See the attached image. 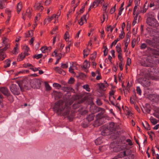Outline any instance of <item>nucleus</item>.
Listing matches in <instances>:
<instances>
[{
  "label": "nucleus",
  "instance_id": "obj_41",
  "mask_svg": "<svg viewBox=\"0 0 159 159\" xmlns=\"http://www.w3.org/2000/svg\"><path fill=\"white\" fill-rule=\"evenodd\" d=\"M84 57H87L89 54V52L87 49H84L83 51Z\"/></svg>",
  "mask_w": 159,
  "mask_h": 159
},
{
  "label": "nucleus",
  "instance_id": "obj_44",
  "mask_svg": "<svg viewBox=\"0 0 159 159\" xmlns=\"http://www.w3.org/2000/svg\"><path fill=\"white\" fill-rule=\"evenodd\" d=\"M45 86L47 90L49 91L51 90V88L48 83H46L45 84Z\"/></svg>",
  "mask_w": 159,
  "mask_h": 159
},
{
  "label": "nucleus",
  "instance_id": "obj_7",
  "mask_svg": "<svg viewBox=\"0 0 159 159\" xmlns=\"http://www.w3.org/2000/svg\"><path fill=\"white\" fill-rule=\"evenodd\" d=\"M101 111V112L98 114L96 116L97 119H100L102 117V115L105 112V110L102 108L98 107V111Z\"/></svg>",
  "mask_w": 159,
  "mask_h": 159
},
{
  "label": "nucleus",
  "instance_id": "obj_56",
  "mask_svg": "<svg viewBox=\"0 0 159 159\" xmlns=\"http://www.w3.org/2000/svg\"><path fill=\"white\" fill-rule=\"evenodd\" d=\"M53 86L54 87L58 88H60L61 87V85L57 83H54L53 84Z\"/></svg>",
  "mask_w": 159,
  "mask_h": 159
},
{
  "label": "nucleus",
  "instance_id": "obj_21",
  "mask_svg": "<svg viewBox=\"0 0 159 159\" xmlns=\"http://www.w3.org/2000/svg\"><path fill=\"white\" fill-rule=\"evenodd\" d=\"M32 11V10L30 8H28L26 10L25 15L27 16L29 18H30Z\"/></svg>",
  "mask_w": 159,
  "mask_h": 159
},
{
  "label": "nucleus",
  "instance_id": "obj_34",
  "mask_svg": "<svg viewBox=\"0 0 159 159\" xmlns=\"http://www.w3.org/2000/svg\"><path fill=\"white\" fill-rule=\"evenodd\" d=\"M152 58L151 57H148L146 58V61L148 63L151 64V63H153L152 59Z\"/></svg>",
  "mask_w": 159,
  "mask_h": 159
},
{
  "label": "nucleus",
  "instance_id": "obj_4",
  "mask_svg": "<svg viewBox=\"0 0 159 159\" xmlns=\"http://www.w3.org/2000/svg\"><path fill=\"white\" fill-rule=\"evenodd\" d=\"M30 84L32 88H37L40 87L41 84L40 80L37 79L31 80L30 82Z\"/></svg>",
  "mask_w": 159,
  "mask_h": 159
},
{
  "label": "nucleus",
  "instance_id": "obj_28",
  "mask_svg": "<svg viewBox=\"0 0 159 159\" xmlns=\"http://www.w3.org/2000/svg\"><path fill=\"white\" fill-rule=\"evenodd\" d=\"M150 120L151 122L154 125H156L157 123V120L152 116L150 117Z\"/></svg>",
  "mask_w": 159,
  "mask_h": 159
},
{
  "label": "nucleus",
  "instance_id": "obj_26",
  "mask_svg": "<svg viewBox=\"0 0 159 159\" xmlns=\"http://www.w3.org/2000/svg\"><path fill=\"white\" fill-rule=\"evenodd\" d=\"M146 15L147 17V18H151L152 19L153 18H155L153 14V13L152 12H150L148 13Z\"/></svg>",
  "mask_w": 159,
  "mask_h": 159
},
{
  "label": "nucleus",
  "instance_id": "obj_8",
  "mask_svg": "<svg viewBox=\"0 0 159 159\" xmlns=\"http://www.w3.org/2000/svg\"><path fill=\"white\" fill-rule=\"evenodd\" d=\"M0 91L5 95L9 96L11 94L8 89L5 87H2L0 89Z\"/></svg>",
  "mask_w": 159,
  "mask_h": 159
},
{
  "label": "nucleus",
  "instance_id": "obj_46",
  "mask_svg": "<svg viewBox=\"0 0 159 159\" xmlns=\"http://www.w3.org/2000/svg\"><path fill=\"white\" fill-rule=\"evenodd\" d=\"M125 37V33L124 31H121V33L119 35V37L120 39H123Z\"/></svg>",
  "mask_w": 159,
  "mask_h": 159
},
{
  "label": "nucleus",
  "instance_id": "obj_20",
  "mask_svg": "<svg viewBox=\"0 0 159 159\" xmlns=\"http://www.w3.org/2000/svg\"><path fill=\"white\" fill-rule=\"evenodd\" d=\"M142 124L144 127L147 130L150 129V126L149 124L147 121H145L144 123H142Z\"/></svg>",
  "mask_w": 159,
  "mask_h": 159
},
{
  "label": "nucleus",
  "instance_id": "obj_58",
  "mask_svg": "<svg viewBox=\"0 0 159 159\" xmlns=\"http://www.w3.org/2000/svg\"><path fill=\"white\" fill-rule=\"evenodd\" d=\"M123 62H120L119 63V66L120 68V70L121 71L123 69Z\"/></svg>",
  "mask_w": 159,
  "mask_h": 159
},
{
  "label": "nucleus",
  "instance_id": "obj_50",
  "mask_svg": "<svg viewBox=\"0 0 159 159\" xmlns=\"http://www.w3.org/2000/svg\"><path fill=\"white\" fill-rule=\"evenodd\" d=\"M152 74L151 73L150 74H147L145 75V77L147 79H152V77L151 76Z\"/></svg>",
  "mask_w": 159,
  "mask_h": 159
},
{
  "label": "nucleus",
  "instance_id": "obj_14",
  "mask_svg": "<svg viewBox=\"0 0 159 159\" xmlns=\"http://www.w3.org/2000/svg\"><path fill=\"white\" fill-rule=\"evenodd\" d=\"M86 15L83 16L81 17L80 20L79 21V24L80 25H82L84 23L86 22Z\"/></svg>",
  "mask_w": 159,
  "mask_h": 159
},
{
  "label": "nucleus",
  "instance_id": "obj_59",
  "mask_svg": "<svg viewBox=\"0 0 159 159\" xmlns=\"http://www.w3.org/2000/svg\"><path fill=\"white\" fill-rule=\"evenodd\" d=\"M57 57L58 58H57L56 61L55 62V64H57L59 62L61 58V55L60 54Z\"/></svg>",
  "mask_w": 159,
  "mask_h": 159
},
{
  "label": "nucleus",
  "instance_id": "obj_3",
  "mask_svg": "<svg viewBox=\"0 0 159 159\" xmlns=\"http://www.w3.org/2000/svg\"><path fill=\"white\" fill-rule=\"evenodd\" d=\"M10 89L11 93L14 95H19L20 93L19 88L17 86L13 84L10 86Z\"/></svg>",
  "mask_w": 159,
  "mask_h": 159
},
{
  "label": "nucleus",
  "instance_id": "obj_35",
  "mask_svg": "<svg viewBox=\"0 0 159 159\" xmlns=\"http://www.w3.org/2000/svg\"><path fill=\"white\" fill-rule=\"evenodd\" d=\"M153 40H155V42L157 47L158 46V43H159V36L155 37Z\"/></svg>",
  "mask_w": 159,
  "mask_h": 159
},
{
  "label": "nucleus",
  "instance_id": "obj_48",
  "mask_svg": "<svg viewBox=\"0 0 159 159\" xmlns=\"http://www.w3.org/2000/svg\"><path fill=\"white\" fill-rule=\"evenodd\" d=\"M115 90L112 89L109 92V99L110 100L111 99V96H112V95H113L115 93Z\"/></svg>",
  "mask_w": 159,
  "mask_h": 159
},
{
  "label": "nucleus",
  "instance_id": "obj_64",
  "mask_svg": "<svg viewBox=\"0 0 159 159\" xmlns=\"http://www.w3.org/2000/svg\"><path fill=\"white\" fill-rule=\"evenodd\" d=\"M113 29V28L112 27L111 25H109L107 27V31H109L110 30L111 32L112 31Z\"/></svg>",
  "mask_w": 159,
  "mask_h": 159
},
{
  "label": "nucleus",
  "instance_id": "obj_37",
  "mask_svg": "<svg viewBox=\"0 0 159 159\" xmlns=\"http://www.w3.org/2000/svg\"><path fill=\"white\" fill-rule=\"evenodd\" d=\"M8 42L9 39L6 37H5L3 39V43L5 45H7V44H9Z\"/></svg>",
  "mask_w": 159,
  "mask_h": 159
},
{
  "label": "nucleus",
  "instance_id": "obj_53",
  "mask_svg": "<svg viewBox=\"0 0 159 159\" xmlns=\"http://www.w3.org/2000/svg\"><path fill=\"white\" fill-rule=\"evenodd\" d=\"M116 4L115 5V6L112 8L110 10V13L111 14H113L114 12L116 10Z\"/></svg>",
  "mask_w": 159,
  "mask_h": 159
},
{
  "label": "nucleus",
  "instance_id": "obj_19",
  "mask_svg": "<svg viewBox=\"0 0 159 159\" xmlns=\"http://www.w3.org/2000/svg\"><path fill=\"white\" fill-rule=\"evenodd\" d=\"M22 8V3L21 2L18 3L17 5V10L18 13L20 11Z\"/></svg>",
  "mask_w": 159,
  "mask_h": 159
},
{
  "label": "nucleus",
  "instance_id": "obj_61",
  "mask_svg": "<svg viewBox=\"0 0 159 159\" xmlns=\"http://www.w3.org/2000/svg\"><path fill=\"white\" fill-rule=\"evenodd\" d=\"M5 13L8 16H10V17H11L10 11L8 9H6L5 11Z\"/></svg>",
  "mask_w": 159,
  "mask_h": 159
},
{
  "label": "nucleus",
  "instance_id": "obj_51",
  "mask_svg": "<svg viewBox=\"0 0 159 159\" xmlns=\"http://www.w3.org/2000/svg\"><path fill=\"white\" fill-rule=\"evenodd\" d=\"M14 52H13V54H17L19 52V48L17 47H15L14 48Z\"/></svg>",
  "mask_w": 159,
  "mask_h": 159
},
{
  "label": "nucleus",
  "instance_id": "obj_39",
  "mask_svg": "<svg viewBox=\"0 0 159 159\" xmlns=\"http://www.w3.org/2000/svg\"><path fill=\"white\" fill-rule=\"evenodd\" d=\"M147 44L146 43H142L140 46V49H144L147 48Z\"/></svg>",
  "mask_w": 159,
  "mask_h": 159
},
{
  "label": "nucleus",
  "instance_id": "obj_23",
  "mask_svg": "<svg viewBox=\"0 0 159 159\" xmlns=\"http://www.w3.org/2000/svg\"><path fill=\"white\" fill-rule=\"evenodd\" d=\"M94 117V114H92L89 115L86 118V119L89 121H91L93 120Z\"/></svg>",
  "mask_w": 159,
  "mask_h": 159
},
{
  "label": "nucleus",
  "instance_id": "obj_15",
  "mask_svg": "<svg viewBox=\"0 0 159 159\" xmlns=\"http://www.w3.org/2000/svg\"><path fill=\"white\" fill-rule=\"evenodd\" d=\"M126 152L125 151H124L123 152H120L117 156L115 157V159H117L118 158H121L126 156Z\"/></svg>",
  "mask_w": 159,
  "mask_h": 159
},
{
  "label": "nucleus",
  "instance_id": "obj_17",
  "mask_svg": "<svg viewBox=\"0 0 159 159\" xmlns=\"http://www.w3.org/2000/svg\"><path fill=\"white\" fill-rule=\"evenodd\" d=\"M90 66V63L87 60H85L83 64V67L85 69H87L89 68Z\"/></svg>",
  "mask_w": 159,
  "mask_h": 159
},
{
  "label": "nucleus",
  "instance_id": "obj_62",
  "mask_svg": "<svg viewBox=\"0 0 159 159\" xmlns=\"http://www.w3.org/2000/svg\"><path fill=\"white\" fill-rule=\"evenodd\" d=\"M72 106L73 108L75 109H77L79 107V104L75 103Z\"/></svg>",
  "mask_w": 159,
  "mask_h": 159
},
{
  "label": "nucleus",
  "instance_id": "obj_33",
  "mask_svg": "<svg viewBox=\"0 0 159 159\" xmlns=\"http://www.w3.org/2000/svg\"><path fill=\"white\" fill-rule=\"evenodd\" d=\"M120 44L119 45L118 44L116 46V51L119 53H121V49L120 46Z\"/></svg>",
  "mask_w": 159,
  "mask_h": 159
},
{
  "label": "nucleus",
  "instance_id": "obj_24",
  "mask_svg": "<svg viewBox=\"0 0 159 159\" xmlns=\"http://www.w3.org/2000/svg\"><path fill=\"white\" fill-rule=\"evenodd\" d=\"M7 0H0V9H2L5 6V2H6Z\"/></svg>",
  "mask_w": 159,
  "mask_h": 159
},
{
  "label": "nucleus",
  "instance_id": "obj_45",
  "mask_svg": "<svg viewBox=\"0 0 159 159\" xmlns=\"http://www.w3.org/2000/svg\"><path fill=\"white\" fill-rule=\"evenodd\" d=\"M118 57L120 61V62H123V58L122 57V54L121 53H119Z\"/></svg>",
  "mask_w": 159,
  "mask_h": 159
},
{
  "label": "nucleus",
  "instance_id": "obj_63",
  "mask_svg": "<svg viewBox=\"0 0 159 159\" xmlns=\"http://www.w3.org/2000/svg\"><path fill=\"white\" fill-rule=\"evenodd\" d=\"M154 110L156 112L159 114V107H154Z\"/></svg>",
  "mask_w": 159,
  "mask_h": 159
},
{
  "label": "nucleus",
  "instance_id": "obj_42",
  "mask_svg": "<svg viewBox=\"0 0 159 159\" xmlns=\"http://www.w3.org/2000/svg\"><path fill=\"white\" fill-rule=\"evenodd\" d=\"M48 48L47 47H43L40 48V50L42 52L45 53L46 52V51L48 50Z\"/></svg>",
  "mask_w": 159,
  "mask_h": 159
},
{
  "label": "nucleus",
  "instance_id": "obj_13",
  "mask_svg": "<svg viewBox=\"0 0 159 159\" xmlns=\"http://www.w3.org/2000/svg\"><path fill=\"white\" fill-rule=\"evenodd\" d=\"M150 36L153 37L159 36V30L156 29L153 30L150 34Z\"/></svg>",
  "mask_w": 159,
  "mask_h": 159
},
{
  "label": "nucleus",
  "instance_id": "obj_12",
  "mask_svg": "<svg viewBox=\"0 0 159 159\" xmlns=\"http://www.w3.org/2000/svg\"><path fill=\"white\" fill-rule=\"evenodd\" d=\"M148 6L149 4L147 1L145 2L143 9L140 11V12L143 14L145 13L148 8Z\"/></svg>",
  "mask_w": 159,
  "mask_h": 159
},
{
  "label": "nucleus",
  "instance_id": "obj_52",
  "mask_svg": "<svg viewBox=\"0 0 159 159\" xmlns=\"http://www.w3.org/2000/svg\"><path fill=\"white\" fill-rule=\"evenodd\" d=\"M64 38L65 40L66 41L67 39L69 38V34L68 32H66L65 34Z\"/></svg>",
  "mask_w": 159,
  "mask_h": 159
},
{
  "label": "nucleus",
  "instance_id": "obj_43",
  "mask_svg": "<svg viewBox=\"0 0 159 159\" xmlns=\"http://www.w3.org/2000/svg\"><path fill=\"white\" fill-rule=\"evenodd\" d=\"M104 50L103 51L104 55V56H106L107 55L108 52V49L107 48V46H105L104 47Z\"/></svg>",
  "mask_w": 159,
  "mask_h": 159
},
{
  "label": "nucleus",
  "instance_id": "obj_18",
  "mask_svg": "<svg viewBox=\"0 0 159 159\" xmlns=\"http://www.w3.org/2000/svg\"><path fill=\"white\" fill-rule=\"evenodd\" d=\"M54 18H56V15H55V14H53L50 17H48L47 19L45 20L44 24H45L47 21L49 22H50Z\"/></svg>",
  "mask_w": 159,
  "mask_h": 159
},
{
  "label": "nucleus",
  "instance_id": "obj_11",
  "mask_svg": "<svg viewBox=\"0 0 159 159\" xmlns=\"http://www.w3.org/2000/svg\"><path fill=\"white\" fill-rule=\"evenodd\" d=\"M34 7L36 10L41 11H42L43 9V6L41 5V3H36Z\"/></svg>",
  "mask_w": 159,
  "mask_h": 159
},
{
  "label": "nucleus",
  "instance_id": "obj_32",
  "mask_svg": "<svg viewBox=\"0 0 159 159\" xmlns=\"http://www.w3.org/2000/svg\"><path fill=\"white\" fill-rule=\"evenodd\" d=\"M28 34H25V37L27 38L29 37H32L33 35V31L32 30L29 31H28Z\"/></svg>",
  "mask_w": 159,
  "mask_h": 159
},
{
  "label": "nucleus",
  "instance_id": "obj_9",
  "mask_svg": "<svg viewBox=\"0 0 159 159\" xmlns=\"http://www.w3.org/2000/svg\"><path fill=\"white\" fill-rule=\"evenodd\" d=\"M107 128L111 131H113L116 130V125H115L114 123L112 122L109 124Z\"/></svg>",
  "mask_w": 159,
  "mask_h": 159
},
{
  "label": "nucleus",
  "instance_id": "obj_55",
  "mask_svg": "<svg viewBox=\"0 0 159 159\" xmlns=\"http://www.w3.org/2000/svg\"><path fill=\"white\" fill-rule=\"evenodd\" d=\"M75 81L74 79L73 78H70L68 81V83L70 84H73Z\"/></svg>",
  "mask_w": 159,
  "mask_h": 159
},
{
  "label": "nucleus",
  "instance_id": "obj_49",
  "mask_svg": "<svg viewBox=\"0 0 159 159\" xmlns=\"http://www.w3.org/2000/svg\"><path fill=\"white\" fill-rule=\"evenodd\" d=\"M61 67L63 69L66 68L68 67V63H65V64H63V63H62L61 64Z\"/></svg>",
  "mask_w": 159,
  "mask_h": 159
},
{
  "label": "nucleus",
  "instance_id": "obj_29",
  "mask_svg": "<svg viewBox=\"0 0 159 159\" xmlns=\"http://www.w3.org/2000/svg\"><path fill=\"white\" fill-rule=\"evenodd\" d=\"M146 111L148 113H150L151 110L150 105L149 104H147L146 105V107L144 108Z\"/></svg>",
  "mask_w": 159,
  "mask_h": 159
},
{
  "label": "nucleus",
  "instance_id": "obj_16",
  "mask_svg": "<svg viewBox=\"0 0 159 159\" xmlns=\"http://www.w3.org/2000/svg\"><path fill=\"white\" fill-rule=\"evenodd\" d=\"M140 64L142 66L149 67H151V65L148 63V62H147L146 61H145L144 60H142L140 62Z\"/></svg>",
  "mask_w": 159,
  "mask_h": 159
},
{
  "label": "nucleus",
  "instance_id": "obj_57",
  "mask_svg": "<svg viewBox=\"0 0 159 159\" xmlns=\"http://www.w3.org/2000/svg\"><path fill=\"white\" fill-rule=\"evenodd\" d=\"M57 71L60 74H62L63 75L65 74V72L64 70L61 69H59Z\"/></svg>",
  "mask_w": 159,
  "mask_h": 159
},
{
  "label": "nucleus",
  "instance_id": "obj_25",
  "mask_svg": "<svg viewBox=\"0 0 159 159\" xmlns=\"http://www.w3.org/2000/svg\"><path fill=\"white\" fill-rule=\"evenodd\" d=\"M26 56V55H25V53H22L18 56V60L19 61H22L23 60Z\"/></svg>",
  "mask_w": 159,
  "mask_h": 159
},
{
  "label": "nucleus",
  "instance_id": "obj_27",
  "mask_svg": "<svg viewBox=\"0 0 159 159\" xmlns=\"http://www.w3.org/2000/svg\"><path fill=\"white\" fill-rule=\"evenodd\" d=\"M24 48L25 49L24 53L26 56L29 55V54L28 53V52L30 51L29 48L27 46H24Z\"/></svg>",
  "mask_w": 159,
  "mask_h": 159
},
{
  "label": "nucleus",
  "instance_id": "obj_2",
  "mask_svg": "<svg viewBox=\"0 0 159 159\" xmlns=\"http://www.w3.org/2000/svg\"><path fill=\"white\" fill-rule=\"evenodd\" d=\"M146 23L148 25L154 28H157L159 25L158 22L155 18H147Z\"/></svg>",
  "mask_w": 159,
  "mask_h": 159
},
{
  "label": "nucleus",
  "instance_id": "obj_60",
  "mask_svg": "<svg viewBox=\"0 0 159 159\" xmlns=\"http://www.w3.org/2000/svg\"><path fill=\"white\" fill-rule=\"evenodd\" d=\"M96 102L97 104L99 105L100 106L102 105V103L101 100L99 99H97L96 100Z\"/></svg>",
  "mask_w": 159,
  "mask_h": 159
},
{
  "label": "nucleus",
  "instance_id": "obj_10",
  "mask_svg": "<svg viewBox=\"0 0 159 159\" xmlns=\"http://www.w3.org/2000/svg\"><path fill=\"white\" fill-rule=\"evenodd\" d=\"M104 1V0H95L93 3L92 7H97L100 3H102Z\"/></svg>",
  "mask_w": 159,
  "mask_h": 159
},
{
  "label": "nucleus",
  "instance_id": "obj_6",
  "mask_svg": "<svg viewBox=\"0 0 159 159\" xmlns=\"http://www.w3.org/2000/svg\"><path fill=\"white\" fill-rule=\"evenodd\" d=\"M154 37H153L152 40L147 39L145 41L146 44L150 46L153 48H157L155 42V40H154Z\"/></svg>",
  "mask_w": 159,
  "mask_h": 159
},
{
  "label": "nucleus",
  "instance_id": "obj_54",
  "mask_svg": "<svg viewBox=\"0 0 159 159\" xmlns=\"http://www.w3.org/2000/svg\"><path fill=\"white\" fill-rule=\"evenodd\" d=\"M6 57V54L0 55V60L2 61Z\"/></svg>",
  "mask_w": 159,
  "mask_h": 159
},
{
  "label": "nucleus",
  "instance_id": "obj_31",
  "mask_svg": "<svg viewBox=\"0 0 159 159\" xmlns=\"http://www.w3.org/2000/svg\"><path fill=\"white\" fill-rule=\"evenodd\" d=\"M26 81L25 80H24L23 81L21 85L20 83H18V84L21 90H22V89L23 88V87H27V86L26 84H25V83Z\"/></svg>",
  "mask_w": 159,
  "mask_h": 159
},
{
  "label": "nucleus",
  "instance_id": "obj_22",
  "mask_svg": "<svg viewBox=\"0 0 159 159\" xmlns=\"http://www.w3.org/2000/svg\"><path fill=\"white\" fill-rule=\"evenodd\" d=\"M5 65H4V67L6 68L10 66L11 63V61L9 59H7L5 61Z\"/></svg>",
  "mask_w": 159,
  "mask_h": 159
},
{
  "label": "nucleus",
  "instance_id": "obj_36",
  "mask_svg": "<svg viewBox=\"0 0 159 159\" xmlns=\"http://www.w3.org/2000/svg\"><path fill=\"white\" fill-rule=\"evenodd\" d=\"M43 56L42 54H36L33 56V58H35L37 59L41 58Z\"/></svg>",
  "mask_w": 159,
  "mask_h": 159
},
{
  "label": "nucleus",
  "instance_id": "obj_40",
  "mask_svg": "<svg viewBox=\"0 0 159 159\" xmlns=\"http://www.w3.org/2000/svg\"><path fill=\"white\" fill-rule=\"evenodd\" d=\"M84 89H85L88 92H90V89L89 87V86L88 84H86L84 85L83 86Z\"/></svg>",
  "mask_w": 159,
  "mask_h": 159
},
{
  "label": "nucleus",
  "instance_id": "obj_1",
  "mask_svg": "<svg viewBox=\"0 0 159 159\" xmlns=\"http://www.w3.org/2000/svg\"><path fill=\"white\" fill-rule=\"evenodd\" d=\"M53 109L58 115L68 117L70 108L66 102L60 100L55 103Z\"/></svg>",
  "mask_w": 159,
  "mask_h": 159
},
{
  "label": "nucleus",
  "instance_id": "obj_5",
  "mask_svg": "<svg viewBox=\"0 0 159 159\" xmlns=\"http://www.w3.org/2000/svg\"><path fill=\"white\" fill-rule=\"evenodd\" d=\"M149 99L153 102L159 103V95L155 94H150L148 96Z\"/></svg>",
  "mask_w": 159,
  "mask_h": 159
},
{
  "label": "nucleus",
  "instance_id": "obj_30",
  "mask_svg": "<svg viewBox=\"0 0 159 159\" xmlns=\"http://www.w3.org/2000/svg\"><path fill=\"white\" fill-rule=\"evenodd\" d=\"M97 85L98 86L100 90H105V86L103 83H98Z\"/></svg>",
  "mask_w": 159,
  "mask_h": 159
},
{
  "label": "nucleus",
  "instance_id": "obj_38",
  "mask_svg": "<svg viewBox=\"0 0 159 159\" xmlns=\"http://www.w3.org/2000/svg\"><path fill=\"white\" fill-rule=\"evenodd\" d=\"M136 91L137 93L139 94V95H141L142 91L139 87H137Z\"/></svg>",
  "mask_w": 159,
  "mask_h": 159
},
{
  "label": "nucleus",
  "instance_id": "obj_47",
  "mask_svg": "<svg viewBox=\"0 0 159 159\" xmlns=\"http://www.w3.org/2000/svg\"><path fill=\"white\" fill-rule=\"evenodd\" d=\"M102 8L103 11H104L105 13H107L108 12V10L107 9V6H105L103 5L102 6Z\"/></svg>",
  "mask_w": 159,
  "mask_h": 159
}]
</instances>
